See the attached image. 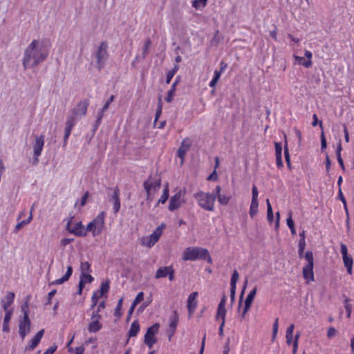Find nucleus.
<instances>
[{"instance_id":"nucleus-21","label":"nucleus","mask_w":354,"mask_h":354,"mask_svg":"<svg viewBox=\"0 0 354 354\" xmlns=\"http://www.w3.org/2000/svg\"><path fill=\"white\" fill-rule=\"evenodd\" d=\"M302 273L304 278L307 282L315 281L313 266L305 265L303 268Z\"/></svg>"},{"instance_id":"nucleus-63","label":"nucleus","mask_w":354,"mask_h":354,"mask_svg":"<svg viewBox=\"0 0 354 354\" xmlns=\"http://www.w3.org/2000/svg\"><path fill=\"white\" fill-rule=\"evenodd\" d=\"M336 333H337L336 329L333 327H330L328 330L327 336L330 338V337L335 336Z\"/></svg>"},{"instance_id":"nucleus-37","label":"nucleus","mask_w":354,"mask_h":354,"mask_svg":"<svg viewBox=\"0 0 354 354\" xmlns=\"http://www.w3.org/2000/svg\"><path fill=\"white\" fill-rule=\"evenodd\" d=\"M179 67L178 65H175L174 68H172L171 70H170L167 73V77H166V84H169L171 79L173 78V77L174 76V75L176 74V73L178 71Z\"/></svg>"},{"instance_id":"nucleus-20","label":"nucleus","mask_w":354,"mask_h":354,"mask_svg":"<svg viewBox=\"0 0 354 354\" xmlns=\"http://www.w3.org/2000/svg\"><path fill=\"white\" fill-rule=\"evenodd\" d=\"M178 323V315L176 311L173 313V315L170 317V323H169V339H171V337L175 333L176 326Z\"/></svg>"},{"instance_id":"nucleus-18","label":"nucleus","mask_w":354,"mask_h":354,"mask_svg":"<svg viewBox=\"0 0 354 354\" xmlns=\"http://www.w3.org/2000/svg\"><path fill=\"white\" fill-rule=\"evenodd\" d=\"M198 294L197 292L191 293L187 299V308L189 315H192L197 306L196 298Z\"/></svg>"},{"instance_id":"nucleus-31","label":"nucleus","mask_w":354,"mask_h":354,"mask_svg":"<svg viewBox=\"0 0 354 354\" xmlns=\"http://www.w3.org/2000/svg\"><path fill=\"white\" fill-rule=\"evenodd\" d=\"M169 198V185L166 184L165 186V188L163 189L162 194L160 197V198L158 201V204L162 203L164 204L167 201Z\"/></svg>"},{"instance_id":"nucleus-53","label":"nucleus","mask_w":354,"mask_h":354,"mask_svg":"<svg viewBox=\"0 0 354 354\" xmlns=\"http://www.w3.org/2000/svg\"><path fill=\"white\" fill-rule=\"evenodd\" d=\"M275 155L276 157L282 156V145L279 142H275Z\"/></svg>"},{"instance_id":"nucleus-23","label":"nucleus","mask_w":354,"mask_h":354,"mask_svg":"<svg viewBox=\"0 0 354 354\" xmlns=\"http://www.w3.org/2000/svg\"><path fill=\"white\" fill-rule=\"evenodd\" d=\"M72 273H73V268H72V266H68L67 267V270H66V272L65 273V274L62 278L54 280L52 282H50L49 283V286L62 284L63 283L66 282V281H68L69 279V278L72 275Z\"/></svg>"},{"instance_id":"nucleus-17","label":"nucleus","mask_w":354,"mask_h":354,"mask_svg":"<svg viewBox=\"0 0 354 354\" xmlns=\"http://www.w3.org/2000/svg\"><path fill=\"white\" fill-rule=\"evenodd\" d=\"M15 299V293L12 292H8L5 298L2 299L1 301L2 308H3L5 313L6 312H12V309H9V307L13 303Z\"/></svg>"},{"instance_id":"nucleus-9","label":"nucleus","mask_w":354,"mask_h":354,"mask_svg":"<svg viewBox=\"0 0 354 354\" xmlns=\"http://www.w3.org/2000/svg\"><path fill=\"white\" fill-rule=\"evenodd\" d=\"M185 189H179L174 196H172L169 201V210L173 212L178 209L182 204L185 203Z\"/></svg>"},{"instance_id":"nucleus-48","label":"nucleus","mask_w":354,"mask_h":354,"mask_svg":"<svg viewBox=\"0 0 354 354\" xmlns=\"http://www.w3.org/2000/svg\"><path fill=\"white\" fill-rule=\"evenodd\" d=\"M278 328H279V319L277 318L275 319V321L273 324V326H272V341H274L277 337V334L278 332Z\"/></svg>"},{"instance_id":"nucleus-40","label":"nucleus","mask_w":354,"mask_h":354,"mask_svg":"<svg viewBox=\"0 0 354 354\" xmlns=\"http://www.w3.org/2000/svg\"><path fill=\"white\" fill-rule=\"evenodd\" d=\"M207 5V0H194L192 6L197 10H201Z\"/></svg>"},{"instance_id":"nucleus-62","label":"nucleus","mask_w":354,"mask_h":354,"mask_svg":"<svg viewBox=\"0 0 354 354\" xmlns=\"http://www.w3.org/2000/svg\"><path fill=\"white\" fill-rule=\"evenodd\" d=\"M114 95H111L109 100L104 104V105L102 107V111H106L107 109L109 107L110 104L114 100Z\"/></svg>"},{"instance_id":"nucleus-15","label":"nucleus","mask_w":354,"mask_h":354,"mask_svg":"<svg viewBox=\"0 0 354 354\" xmlns=\"http://www.w3.org/2000/svg\"><path fill=\"white\" fill-rule=\"evenodd\" d=\"M88 105V100H82L71 111L77 117V118L80 119L86 114Z\"/></svg>"},{"instance_id":"nucleus-38","label":"nucleus","mask_w":354,"mask_h":354,"mask_svg":"<svg viewBox=\"0 0 354 354\" xmlns=\"http://www.w3.org/2000/svg\"><path fill=\"white\" fill-rule=\"evenodd\" d=\"M221 71H218V70H215L214 72V77L212 80L210 81L209 86L211 88H213L216 84L218 80L221 77Z\"/></svg>"},{"instance_id":"nucleus-60","label":"nucleus","mask_w":354,"mask_h":354,"mask_svg":"<svg viewBox=\"0 0 354 354\" xmlns=\"http://www.w3.org/2000/svg\"><path fill=\"white\" fill-rule=\"evenodd\" d=\"M327 143L324 132L321 134V150L323 151L326 149Z\"/></svg>"},{"instance_id":"nucleus-47","label":"nucleus","mask_w":354,"mask_h":354,"mask_svg":"<svg viewBox=\"0 0 354 354\" xmlns=\"http://www.w3.org/2000/svg\"><path fill=\"white\" fill-rule=\"evenodd\" d=\"M217 198L218 203L223 205H227L230 201V197L223 194H219Z\"/></svg>"},{"instance_id":"nucleus-52","label":"nucleus","mask_w":354,"mask_h":354,"mask_svg":"<svg viewBox=\"0 0 354 354\" xmlns=\"http://www.w3.org/2000/svg\"><path fill=\"white\" fill-rule=\"evenodd\" d=\"M258 189L255 185H253L252 190V201L251 202H258Z\"/></svg>"},{"instance_id":"nucleus-58","label":"nucleus","mask_w":354,"mask_h":354,"mask_svg":"<svg viewBox=\"0 0 354 354\" xmlns=\"http://www.w3.org/2000/svg\"><path fill=\"white\" fill-rule=\"evenodd\" d=\"M348 301H349L348 299H346V300H345L346 304H345V306H344L348 318H349L351 317V310H352V306H351V304H349L348 303Z\"/></svg>"},{"instance_id":"nucleus-49","label":"nucleus","mask_w":354,"mask_h":354,"mask_svg":"<svg viewBox=\"0 0 354 354\" xmlns=\"http://www.w3.org/2000/svg\"><path fill=\"white\" fill-rule=\"evenodd\" d=\"M305 246H306V241L304 240H299V250H298V254H299V258H301L303 257Z\"/></svg>"},{"instance_id":"nucleus-64","label":"nucleus","mask_w":354,"mask_h":354,"mask_svg":"<svg viewBox=\"0 0 354 354\" xmlns=\"http://www.w3.org/2000/svg\"><path fill=\"white\" fill-rule=\"evenodd\" d=\"M57 346L55 345H53L52 346H50V348H48L45 352L44 354H53L55 351L57 350Z\"/></svg>"},{"instance_id":"nucleus-27","label":"nucleus","mask_w":354,"mask_h":354,"mask_svg":"<svg viewBox=\"0 0 354 354\" xmlns=\"http://www.w3.org/2000/svg\"><path fill=\"white\" fill-rule=\"evenodd\" d=\"M102 326L100 322L97 320H91V322L88 326V330L90 333H97L102 328Z\"/></svg>"},{"instance_id":"nucleus-4","label":"nucleus","mask_w":354,"mask_h":354,"mask_svg":"<svg viewBox=\"0 0 354 354\" xmlns=\"http://www.w3.org/2000/svg\"><path fill=\"white\" fill-rule=\"evenodd\" d=\"M194 197L197 201L198 205L203 209L209 212L214 210L215 194L201 191L195 193Z\"/></svg>"},{"instance_id":"nucleus-54","label":"nucleus","mask_w":354,"mask_h":354,"mask_svg":"<svg viewBox=\"0 0 354 354\" xmlns=\"http://www.w3.org/2000/svg\"><path fill=\"white\" fill-rule=\"evenodd\" d=\"M144 299V293L142 292H140L136 297L135 299L133 301V304L137 306L140 302H141Z\"/></svg>"},{"instance_id":"nucleus-3","label":"nucleus","mask_w":354,"mask_h":354,"mask_svg":"<svg viewBox=\"0 0 354 354\" xmlns=\"http://www.w3.org/2000/svg\"><path fill=\"white\" fill-rule=\"evenodd\" d=\"M21 312L23 315L19 317V335L22 339H24L31 330V322L28 315V300L22 305Z\"/></svg>"},{"instance_id":"nucleus-25","label":"nucleus","mask_w":354,"mask_h":354,"mask_svg":"<svg viewBox=\"0 0 354 354\" xmlns=\"http://www.w3.org/2000/svg\"><path fill=\"white\" fill-rule=\"evenodd\" d=\"M140 331V324L138 320H135L131 325L130 329L128 333L129 337H135L138 335Z\"/></svg>"},{"instance_id":"nucleus-46","label":"nucleus","mask_w":354,"mask_h":354,"mask_svg":"<svg viewBox=\"0 0 354 354\" xmlns=\"http://www.w3.org/2000/svg\"><path fill=\"white\" fill-rule=\"evenodd\" d=\"M304 257L308 262L306 265L314 266L313 254L311 251L306 252Z\"/></svg>"},{"instance_id":"nucleus-36","label":"nucleus","mask_w":354,"mask_h":354,"mask_svg":"<svg viewBox=\"0 0 354 354\" xmlns=\"http://www.w3.org/2000/svg\"><path fill=\"white\" fill-rule=\"evenodd\" d=\"M337 197L342 202V205H344V209L345 210V213H346V216H348V207H347L346 201L345 199V197L343 195L341 188H339L338 190Z\"/></svg>"},{"instance_id":"nucleus-41","label":"nucleus","mask_w":354,"mask_h":354,"mask_svg":"<svg viewBox=\"0 0 354 354\" xmlns=\"http://www.w3.org/2000/svg\"><path fill=\"white\" fill-rule=\"evenodd\" d=\"M295 59L298 63L306 68H309L312 65L311 60H305L304 57L299 56H295Z\"/></svg>"},{"instance_id":"nucleus-10","label":"nucleus","mask_w":354,"mask_h":354,"mask_svg":"<svg viewBox=\"0 0 354 354\" xmlns=\"http://www.w3.org/2000/svg\"><path fill=\"white\" fill-rule=\"evenodd\" d=\"M159 327V324L156 323L147 330L144 337V342L149 348H151L153 344L156 343L157 339L156 335L158 332Z\"/></svg>"},{"instance_id":"nucleus-61","label":"nucleus","mask_w":354,"mask_h":354,"mask_svg":"<svg viewBox=\"0 0 354 354\" xmlns=\"http://www.w3.org/2000/svg\"><path fill=\"white\" fill-rule=\"evenodd\" d=\"M89 194L88 192H85L83 196L82 197L80 202V206L83 207L85 205L86 201L88 198Z\"/></svg>"},{"instance_id":"nucleus-57","label":"nucleus","mask_w":354,"mask_h":354,"mask_svg":"<svg viewBox=\"0 0 354 354\" xmlns=\"http://www.w3.org/2000/svg\"><path fill=\"white\" fill-rule=\"evenodd\" d=\"M26 225H27V222H25L24 220L20 221L15 225L13 232L17 234L18 232Z\"/></svg>"},{"instance_id":"nucleus-6","label":"nucleus","mask_w":354,"mask_h":354,"mask_svg":"<svg viewBox=\"0 0 354 354\" xmlns=\"http://www.w3.org/2000/svg\"><path fill=\"white\" fill-rule=\"evenodd\" d=\"M107 43L105 41H102L101 42L95 54V57L96 58L95 66L99 71H100L104 68L105 63L108 59L109 54L107 52Z\"/></svg>"},{"instance_id":"nucleus-30","label":"nucleus","mask_w":354,"mask_h":354,"mask_svg":"<svg viewBox=\"0 0 354 354\" xmlns=\"http://www.w3.org/2000/svg\"><path fill=\"white\" fill-rule=\"evenodd\" d=\"M91 267V265L89 262L82 261L80 263L81 274L91 272L92 270Z\"/></svg>"},{"instance_id":"nucleus-1","label":"nucleus","mask_w":354,"mask_h":354,"mask_svg":"<svg viewBox=\"0 0 354 354\" xmlns=\"http://www.w3.org/2000/svg\"><path fill=\"white\" fill-rule=\"evenodd\" d=\"M49 54V46L44 41L34 39L26 48L23 57L25 69L35 67L43 62Z\"/></svg>"},{"instance_id":"nucleus-22","label":"nucleus","mask_w":354,"mask_h":354,"mask_svg":"<svg viewBox=\"0 0 354 354\" xmlns=\"http://www.w3.org/2000/svg\"><path fill=\"white\" fill-rule=\"evenodd\" d=\"M44 333V330L41 329L39 330L37 334L31 339L30 342V345L28 347L26 348V349L28 350H33L40 342L43 335Z\"/></svg>"},{"instance_id":"nucleus-32","label":"nucleus","mask_w":354,"mask_h":354,"mask_svg":"<svg viewBox=\"0 0 354 354\" xmlns=\"http://www.w3.org/2000/svg\"><path fill=\"white\" fill-rule=\"evenodd\" d=\"M266 205H267V219L270 223H272L273 221V219H274V215H273L272 206L269 201V199L266 200Z\"/></svg>"},{"instance_id":"nucleus-28","label":"nucleus","mask_w":354,"mask_h":354,"mask_svg":"<svg viewBox=\"0 0 354 354\" xmlns=\"http://www.w3.org/2000/svg\"><path fill=\"white\" fill-rule=\"evenodd\" d=\"M77 120H79V118H77V117L71 111L70 115L67 117L65 127L73 129Z\"/></svg>"},{"instance_id":"nucleus-50","label":"nucleus","mask_w":354,"mask_h":354,"mask_svg":"<svg viewBox=\"0 0 354 354\" xmlns=\"http://www.w3.org/2000/svg\"><path fill=\"white\" fill-rule=\"evenodd\" d=\"M239 273L234 270L231 277L230 286H236V282L239 279Z\"/></svg>"},{"instance_id":"nucleus-19","label":"nucleus","mask_w":354,"mask_h":354,"mask_svg":"<svg viewBox=\"0 0 354 354\" xmlns=\"http://www.w3.org/2000/svg\"><path fill=\"white\" fill-rule=\"evenodd\" d=\"M189 148L190 143L189 140L187 139H184L177 151L178 156L181 159L180 164H183L184 157L186 153L189 151Z\"/></svg>"},{"instance_id":"nucleus-39","label":"nucleus","mask_w":354,"mask_h":354,"mask_svg":"<svg viewBox=\"0 0 354 354\" xmlns=\"http://www.w3.org/2000/svg\"><path fill=\"white\" fill-rule=\"evenodd\" d=\"M259 202H251L250 207V216L253 218L258 212Z\"/></svg>"},{"instance_id":"nucleus-33","label":"nucleus","mask_w":354,"mask_h":354,"mask_svg":"<svg viewBox=\"0 0 354 354\" xmlns=\"http://www.w3.org/2000/svg\"><path fill=\"white\" fill-rule=\"evenodd\" d=\"M341 151H342V145H341V142H339L337 145V150H336L337 159V162L339 164L342 169L343 170H344L345 167H344L343 159L342 158V156H341Z\"/></svg>"},{"instance_id":"nucleus-11","label":"nucleus","mask_w":354,"mask_h":354,"mask_svg":"<svg viewBox=\"0 0 354 354\" xmlns=\"http://www.w3.org/2000/svg\"><path fill=\"white\" fill-rule=\"evenodd\" d=\"M45 140L44 136L40 135L35 138V142L33 145V164L36 165L39 162V156L41 154Z\"/></svg>"},{"instance_id":"nucleus-34","label":"nucleus","mask_w":354,"mask_h":354,"mask_svg":"<svg viewBox=\"0 0 354 354\" xmlns=\"http://www.w3.org/2000/svg\"><path fill=\"white\" fill-rule=\"evenodd\" d=\"M151 44V39L149 38H147L145 41L144 46L142 48V59H145L147 55H148L149 49Z\"/></svg>"},{"instance_id":"nucleus-14","label":"nucleus","mask_w":354,"mask_h":354,"mask_svg":"<svg viewBox=\"0 0 354 354\" xmlns=\"http://www.w3.org/2000/svg\"><path fill=\"white\" fill-rule=\"evenodd\" d=\"M174 270L172 266H162L160 267L156 272V279L169 277V281H172L174 279Z\"/></svg>"},{"instance_id":"nucleus-59","label":"nucleus","mask_w":354,"mask_h":354,"mask_svg":"<svg viewBox=\"0 0 354 354\" xmlns=\"http://www.w3.org/2000/svg\"><path fill=\"white\" fill-rule=\"evenodd\" d=\"M57 291L56 290H51L48 294V298H47V301L45 303V305L47 306V305H50L51 304L52 301V298L55 296V295L56 294Z\"/></svg>"},{"instance_id":"nucleus-42","label":"nucleus","mask_w":354,"mask_h":354,"mask_svg":"<svg viewBox=\"0 0 354 354\" xmlns=\"http://www.w3.org/2000/svg\"><path fill=\"white\" fill-rule=\"evenodd\" d=\"M226 309L225 308H217L216 319H221V322H225Z\"/></svg>"},{"instance_id":"nucleus-55","label":"nucleus","mask_w":354,"mask_h":354,"mask_svg":"<svg viewBox=\"0 0 354 354\" xmlns=\"http://www.w3.org/2000/svg\"><path fill=\"white\" fill-rule=\"evenodd\" d=\"M99 297H100L98 295L97 292L93 293V295L91 297V301H92V304L91 306V309H93L95 308V306L97 305Z\"/></svg>"},{"instance_id":"nucleus-29","label":"nucleus","mask_w":354,"mask_h":354,"mask_svg":"<svg viewBox=\"0 0 354 354\" xmlns=\"http://www.w3.org/2000/svg\"><path fill=\"white\" fill-rule=\"evenodd\" d=\"M12 312L5 313V317L3 323V331L8 332L10 330L9 322L12 317Z\"/></svg>"},{"instance_id":"nucleus-8","label":"nucleus","mask_w":354,"mask_h":354,"mask_svg":"<svg viewBox=\"0 0 354 354\" xmlns=\"http://www.w3.org/2000/svg\"><path fill=\"white\" fill-rule=\"evenodd\" d=\"M160 178H152L151 177L149 178L144 183L143 185L147 192V201H151L153 200L152 194L160 189Z\"/></svg>"},{"instance_id":"nucleus-56","label":"nucleus","mask_w":354,"mask_h":354,"mask_svg":"<svg viewBox=\"0 0 354 354\" xmlns=\"http://www.w3.org/2000/svg\"><path fill=\"white\" fill-rule=\"evenodd\" d=\"M71 131H72V129L65 127L64 136V145H66L67 144V141L71 135Z\"/></svg>"},{"instance_id":"nucleus-12","label":"nucleus","mask_w":354,"mask_h":354,"mask_svg":"<svg viewBox=\"0 0 354 354\" xmlns=\"http://www.w3.org/2000/svg\"><path fill=\"white\" fill-rule=\"evenodd\" d=\"M341 254L342 255L343 262L347 272L349 274H352L353 258L348 254V249L345 244L342 243L340 245Z\"/></svg>"},{"instance_id":"nucleus-5","label":"nucleus","mask_w":354,"mask_h":354,"mask_svg":"<svg viewBox=\"0 0 354 354\" xmlns=\"http://www.w3.org/2000/svg\"><path fill=\"white\" fill-rule=\"evenodd\" d=\"M106 213L101 212L97 216L91 221L86 226L87 232H91L93 236L99 235L104 227V219Z\"/></svg>"},{"instance_id":"nucleus-51","label":"nucleus","mask_w":354,"mask_h":354,"mask_svg":"<svg viewBox=\"0 0 354 354\" xmlns=\"http://www.w3.org/2000/svg\"><path fill=\"white\" fill-rule=\"evenodd\" d=\"M284 156H285V160L287 163V165H289V162H290V156L288 148V142L287 140H285V145H284Z\"/></svg>"},{"instance_id":"nucleus-7","label":"nucleus","mask_w":354,"mask_h":354,"mask_svg":"<svg viewBox=\"0 0 354 354\" xmlns=\"http://www.w3.org/2000/svg\"><path fill=\"white\" fill-rule=\"evenodd\" d=\"M165 227V225L162 223L160 225L157 227L153 232L147 236H144L141 239V245L147 248H151L160 239L163 229Z\"/></svg>"},{"instance_id":"nucleus-44","label":"nucleus","mask_w":354,"mask_h":354,"mask_svg":"<svg viewBox=\"0 0 354 354\" xmlns=\"http://www.w3.org/2000/svg\"><path fill=\"white\" fill-rule=\"evenodd\" d=\"M80 280L83 281L86 284V283H92L94 281V278L89 273H86L80 274Z\"/></svg>"},{"instance_id":"nucleus-13","label":"nucleus","mask_w":354,"mask_h":354,"mask_svg":"<svg viewBox=\"0 0 354 354\" xmlns=\"http://www.w3.org/2000/svg\"><path fill=\"white\" fill-rule=\"evenodd\" d=\"M73 217L70 218L66 225V230L71 233L77 236H84L86 235L87 230L84 228L82 222L77 223L74 227H70Z\"/></svg>"},{"instance_id":"nucleus-43","label":"nucleus","mask_w":354,"mask_h":354,"mask_svg":"<svg viewBox=\"0 0 354 354\" xmlns=\"http://www.w3.org/2000/svg\"><path fill=\"white\" fill-rule=\"evenodd\" d=\"M286 222H287V225L288 226V227L290 230L291 234L295 235L296 234V230H295V228L294 226V222L292 219V214L291 213L289 214V216L287 218Z\"/></svg>"},{"instance_id":"nucleus-26","label":"nucleus","mask_w":354,"mask_h":354,"mask_svg":"<svg viewBox=\"0 0 354 354\" xmlns=\"http://www.w3.org/2000/svg\"><path fill=\"white\" fill-rule=\"evenodd\" d=\"M256 293H257V288L255 287L254 288H253L250 292V293L248 295L245 300V304L244 305L245 306V308L247 309L248 308H250L252 304V301L254 300V298L256 295Z\"/></svg>"},{"instance_id":"nucleus-16","label":"nucleus","mask_w":354,"mask_h":354,"mask_svg":"<svg viewBox=\"0 0 354 354\" xmlns=\"http://www.w3.org/2000/svg\"><path fill=\"white\" fill-rule=\"evenodd\" d=\"M111 191L110 194V201H113V212L117 214L120 209V190L118 187L113 189H109Z\"/></svg>"},{"instance_id":"nucleus-45","label":"nucleus","mask_w":354,"mask_h":354,"mask_svg":"<svg viewBox=\"0 0 354 354\" xmlns=\"http://www.w3.org/2000/svg\"><path fill=\"white\" fill-rule=\"evenodd\" d=\"M122 301H123L122 298H120L118 302L116 307L115 308V310H114V315L118 317H120L122 315L121 308H122Z\"/></svg>"},{"instance_id":"nucleus-24","label":"nucleus","mask_w":354,"mask_h":354,"mask_svg":"<svg viewBox=\"0 0 354 354\" xmlns=\"http://www.w3.org/2000/svg\"><path fill=\"white\" fill-rule=\"evenodd\" d=\"M179 80H180V77H177L176 79L175 80L174 82L172 84L171 88L169 90V91L167 93V96L165 98V100L167 102H171L172 101L173 97L176 92V86L177 84L178 83Z\"/></svg>"},{"instance_id":"nucleus-2","label":"nucleus","mask_w":354,"mask_h":354,"mask_svg":"<svg viewBox=\"0 0 354 354\" xmlns=\"http://www.w3.org/2000/svg\"><path fill=\"white\" fill-rule=\"evenodd\" d=\"M182 259L185 261L196 260H207L208 263L212 261L208 250L200 247L187 248L183 253Z\"/></svg>"},{"instance_id":"nucleus-35","label":"nucleus","mask_w":354,"mask_h":354,"mask_svg":"<svg viewBox=\"0 0 354 354\" xmlns=\"http://www.w3.org/2000/svg\"><path fill=\"white\" fill-rule=\"evenodd\" d=\"M110 288V281L109 280H106L105 282H103L101 284L100 289L99 290L100 294L98 295L100 297H102L103 295L107 292Z\"/></svg>"}]
</instances>
